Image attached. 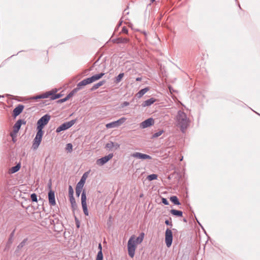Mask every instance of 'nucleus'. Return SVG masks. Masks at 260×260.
Returning <instances> with one entry per match:
<instances>
[{
    "label": "nucleus",
    "mask_w": 260,
    "mask_h": 260,
    "mask_svg": "<svg viewBox=\"0 0 260 260\" xmlns=\"http://www.w3.org/2000/svg\"><path fill=\"white\" fill-rule=\"evenodd\" d=\"M155 1V0H150V2H151V3H153Z\"/></svg>",
    "instance_id": "49"
},
{
    "label": "nucleus",
    "mask_w": 260,
    "mask_h": 260,
    "mask_svg": "<svg viewBox=\"0 0 260 260\" xmlns=\"http://www.w3.org/2000/svg\"><path fill=\"white\" fill-rule=\"evenodd\" d=\"M113 156V154H109L107 156H105L101 158L98 159L96 161V164L99 166H103L107 162H108L110 159H111Z\"/></svg>",
    "instance_id": "10"
},
{
    "label": "nucleus",
    "mask_w": 260,
    "mask_h": 260,
    "mask_svg": "<svg viewBox=\"0 0 260 260\" xmlns=\"http://www.w3.org/2000/svg\"><path fill=\"white\" fill-rule=\"evenodd\" d=\"M73 193H74L73 189L71 186H70L69 188V197L73 196Z\"/></svg>",
    "instance_id": "33"
},
{
    "label": "nucleus",
    "mask_w": 260,
    "mask_h": 260,
    "mask_svg": "<svg viewBox=\"0 0 260 260\" xmlns=\"http://www.w3.org/2000/svg\"><path fill=\"white\" fill-rule=\"evenodd\" d=\"M154 124V120L152 118H148L140 123V127L142 128L148 127Z\"/></svg>",
    "instance_id": "11"
},
{
    "label": "nucleus",
    "mask_w": 260,
    "mask_h": 260,
    "mask_svg": "<svg viewBox=\"0 0 260 260\" xmlns=\"http://www.w3.org/2000/svg\"><path fill=\"white\" fill-rule=\"evenodd\" d=\"M122 31L124 33H125V34H127L128 32V30L125 27H123L122 28Z\"/></svg>",
    "instance_id": "42"
},
{
    "label": "nucleus",
    "mask_w": 260,
    "mask_h": 260,
    "mask_svg": "<svg viewBox=\"0 0 260 260\" xmlns=\"http://www.w3.org/2000/svg\"><path fill=\"white\" fill-rule=\"evenodd\" d=\"M37 131L38 132L35 137V138L34 139V143L32 144V148H34V149H37L38 148L39 146L40 145L41 142L42 137L44 133L43 130L40 129V131Z\"/></svg>",
    "instance_id": "4"
},
{
    "label": "nucleus",
    "mask_w": 260,
    "mask_h": 260,
    "mask_svg": "<svg viewBox=\"0 0 260 260\" xmlns=\"http://www.w3.org/2000/svg\"><path fill=\"white\" fill-rule=\"evenodd\" d=\"M81 204L84 213L85 215H88V211L87 209L86 203V196L85 191H83L81 194Z\"/></svg>",
    "instance_id": "8"
},
{
    "label": "nucleus",
    "mask_w": 260,
    "mask_h": 260,
    "mask_svg": "<svg viewBox=\"0 0 260 260\" xmlns=\"http://www.w3.org/2000/svg\"><path fill=\"white\" fill-rule=\"evenodd\" d=\"M49 188L50 189V190L48 192V200L49 204L51 206H55L56 205L55 193L51 189V183L49 184Z\"/></svg>",
    "instance_id": "9"
},
{
    "label": "nucleus",
    "mask_w": 260,
    "mask_h": 260,
    "mask_svg": "<svg viewBox=\"0 0 260 260\" xmlns=\"http://www.w3.org/2000/svg\"><path fill=\"white\" fill-rule=\"evenodd\" d=\"M114 146V143H113V142H111L110 143H108L106 145V147L107 148H112Z\"/></svg>",
    "instance_id": "36"
},
{
    "label": "nucleus",
    "mask_w": 260,
    "mask_h": 260,
    "mask_svg": "<svg viewBox=\"0 0 260 260\" xmlns=\"http://www.w3.org/2000/svg\"><path fill=\"white\" fill-rule=\"evenodd\" d=\"M149 90L148 88H145L140 90L137 94L138 98H141L145 93H146Z\"/></svg>",
    "instance_id": "19"
},
{
    "label": "nucleus",
    "mask_w": 260,
    "mask_h": 260,
    "mask_svg": "<svg viewBox=\"0 0 260 260\" xmlns=\"http://www.w3.org/2000/svg\"><path fill=\"white\" fill-rule=\"evenodd\" d=\"M82 190V189L76 187V193L77 196L79 197Z\"/></svg>",
    "instance_id": "35"
},
{
    "label": "nucleus",
    "mask_w": 260,
    "mask_h": 260,
    "mask_svg": "<svg viewBox=\"0 0 260 260\" xmlns=\"http://www.w3.org/2000/svg\"><path fill=\"white\" fill-rule=\"evenodd\" d=\"M124 77V73L119 74L116 78L115 82L118 83L120 82Z\"/></svg>",
    "instance_id": "24"
},
{
    "label": "nucleus",
    "mask_w": 260,
    "mask_h": 260,
    "mask_svg": "<svg viewBox=\"0 0 260 260\" xmlns=\"http://www.w3.org/2000/svg\"><path fill=\"white\" fill-rule=\"evenodd\" d=\"M162 131H159L158 133H156L154 134L153 137H157L159 136H160L162 134Z\"/></svg>",
    "instance_id": "37"
},
{
    "label": "nucleus",
    "mask_w": 260,
    "mask_h": 260,
    "mask_svg": "<svg viewBox=\"0 0 260 260\" xmlns=\"http://www.w3.org/2000/svg\"><path fill=\"white\" fill-rule=\"evenodd\" d=\"M50 119V116L46 114L41 117L37 122V130H43L44 126L46 125Z\"/></svg>",
    "instance_id": "3"
},
{
    "label": "nucleus",
    "mask_w": 260,
    "mask_h": 260,
    "mask_svg": "<svg viewBox=\"0 0 260 260\" xmlns=\"http://www.w3.org/2000/svg\"><path fill=\"white\" fill-rule=\"evenodd\" d=\"M143 197V194L140 195V197Z\"/></svg>",
    "instance_id": "50"
},
{
    "label": "nucleus",
    "mask_w": 260,
    "mask_h": 260,
    "mask_svg": "<svg viewBox=\"0 0 260 260\" xmlns=\"http://www.w3.org/2000/svg\"><path fill=\"white\" fill-rule=\"evenodd\" d=\"M144 237V233H142L138 237L132 235L129 239L127 242V250L128 255L131 258H133L137 245L142 242Z\"/></svg>",
    "instance_id": "1"
},
{
    "label": "nucleus",
    "mask_w": 260,
    "mask_h": 260,
    "mask_svg": "<svg viewBox=\"0 0 260 260\" xmlns=\"http://www.w3.org/2000/svg\"><path fill=\"white\" fill-rule=\"evenodd\" d=\"M165 223L167 225L171 224V223L168 220L165 221Z\"/></svg>",
    "instance_id": "46"
},
{
    "label": "nucleus",
    "mask_w": 260,
    "mask_h": 260,
    "mask_svg": "<svg viewBox=\"0 0 260 260\" xmlns=\"http://www.w3.org/2000/svg\"><path fill=\"white\" fill-rule=\"evenodd\" d=\"M171 213L175 216H182L183 213L181 211L172 209L170 211Z\"/></svg>",
    "instance_id": "18"
},
{
    "label": "nucleus",
    "mask_w": 260,
    "mask_h": 260,
    "mask_svg": "<svg viewBox=\"0 0 260 260\" xmlns=\"http://www.w3.org/2000/svg\"><path fill=\"white\" fill-rule=\"evenodd\" d=\"M105 81H102L98 83L97 84H94L92 87L91 88V90H94L96 89H98L99 87L102 86L104 84H105Z\"/></svg>",
    "instance_id": "20"
},
{
    "label": "nucleus",
    "mask_w": 260,
    "mask_h": 260,
    "mask_svg": "<svg viewBox=\"0 0 260 260\" xmlns=\"http://www.w3.org/2000/svg\"><path fill=\"white\" fill-rule=\"evenodd\" d=\"M80 90V88H74L69 94L67 95V99H70L78 91Z\"/></svg>",
    "instance_id": "22"
},
{
    "label": "nucleus",
    "mask_w": 260,
    "mask_h": 260,
    "mask_svg": "<svg viewBox=\"0 0 260 260\" xmlns=\"http://www.w3.org/2000/svg\"><path fill=\"white\" fill-rule=\"evenodd\" d=\"M129 40L127 39L126 38H118L117 40V43H126L128 42Z\"/></svg>",
    "instance_id": "27"
},
{
    "label": "nucleus",
    "mask_w": 260,
    "mask_h": 260,
    "mask_svg": "<svg viewBox=\"0 0 260 260\" xmlns=\"http://www.w3.org/2000/svg\"><path fill=\"white\" fill-rule=\"evenodd\" d=\"M84 185V181L83 180H80L77 184L76 187L78 188L82 189L83 188V187Z\"/></svg>",
    "instance_id": "30"
},
{
    "label": "nucleus",
    "mask_w": 260,
    "mask_h": 260,
    "mask_svg": "<svg viewBox=\"0 0 260 260\" xmlns=\"http://www.w3.org/2000/svg\"><path fill=\"white\" fill-rule=\"evenodd\" d=\"M24 106L23 105H19L16 107L13 110V115L14 117H16L19 115L23 111Z\"/></svg>",
    "instance_id": "13"
},
{
    "label": "nucleus",
    "mask_w": 260,
    "mask_h": 260,
    "mask_svg": "<svg viewBox=\"0 0 260 260\" xmlns=\"http://www.w3.org/2000/svg\"><path fill=\"white\" fill-rule=\"evenodd\" d=\"M106 127L107 128H114V127H118L115 123V121H113V122H112L111 123H107L106 125Z\"/></svg>",
    "instance_id": "25"
},
{
    "label": "nucleus",
    "mask_w": 260,
    "mask_h": 260,
    "mask_svg": "<svg viewBox=\"0 0 260 260\" xmlns=\"http://www.w3.org/2000/svg\"><path fill=\"white\" fill-rule=\"evenodd\" d=\"M104 73H101L100 74L93 75L92 77L89 78L91 83H92L99 80L104 75Z\"/></svg>",
    "instance_id": "15"
},
{
    "label": "nucleus",
    "mask_w": 260,
    "mask_h": 260,
    "mask_svg": "<svg viewBox=\"0 0 260 260\" xmlns=\"http://www.w3.org/2000/svg\"><path fill=\"white\" fill-rule=\"evenodd\" d=\"M86 178H87V175H86V174L85 173L83 176L82 177L81 179L80 180H83L84 181V183H85V180L86 179Z\"/></svg>",
    "instance_id": "40"
},
{
    "label": "nucleus",
    "mask_w": 260,
    "mask_h": 260,
    "mask_svg": "<svg viewBox=\"0 0 260 260\" xmlns=\"http://www.w3.org/2000/svg\"><path fill=\"white\" fill-rule=\"evenodd\" d=\"M126 120V118L125 117H122L118 119V120L115 121V122L117 126L118 127L119 126L123 124L125 121Z\"/></svg>",
    "instance_id": "23"
},
{
    "label": "nucleus",
    "mask_w": 260,
    "mask_h": 260,
    "mask_svg": "<svg viewBox=\"0 0 260 260\" xmlns=\"http://www.w3.org/2000/svg\"><path fill=\"white\" fill-rule=\"evenodd\" d=\"M157 178V175L156 174H151L150 175H148L147 177V179L149 181H152L153 180H155Z\"/></svg>",
    "instance_id": "28"
},
{
    "label": "nucleus",
    "mask_w": 260,
    "mask_h": 260,
    "mask_svg": "<svg viewBox=\"0 0 260 260\" xmlns=\"http://www.w3.org/2000/svg\"><path fill=\"white\" fill-rule=\"evenodd\" d=\"M75 120H72L70 121L65 122L57 127L56 132L57 133H59L61 131L66 130L73 126L75 123Z\"/></svg>",
    "instance_id": "5"
},
{
    "label": "nucleus",
    "mask_w": 260,
    "mask_h": 260,
    "mask_svg": "<svg viewBox=\"0 0 260 260\" xmlns=\"http://www.w3.org/2000/svg\"><path fill=\"white\" fill-rule=\"evenodd\" d=\"M21 166L19 164H17L16 166L12 167L11 169H10L9 171V173L10 174H13L15 172H17L20 169Z\"/></svg>",
    "instance_id": "17"
},
{
    "label": "nucleus",
    "mask_w": 260,
    "mask_h": 260,
    "mask_svg": "<svg viewBox=\"0 0 260 260\" xmlns=\"http://www.w3.org/2000/svg\"><path fill=\"white\" fill-rule=\"evenodd\" d=\"M129 105V103L128 102H123L121 105V107L122 108H123L124 107H126V106H127Z\"/></svg>",
    "instance_id": "38"
},
{
    "label": "nucleus",
    "mask_w": 260,
    "mask_h": 260,
    "mask_svg": "<svg viewBox=\"0 0 260 260\" xmlns=\"http://www.w3.org/2000/svg\"><path fill=\"white\" fill-rule=\"evenodd\" d=\"M114 147H115L117 149V148H119L120 145H119V144L116 143V144H114Z\"/></svg>",
    "instance_id": "45"
},
{
    "label": "nucleus",
    "mask_w": 260,
    "mask_h": 260,
    "mask_svg": "<svg viewBox=\"0 0 260 260\" xmlns=\"http://www.w3.org/2000/svg\"><path fill=\"white\" fill-rule=\"evenodd\" d=\"M70 201L72 205L73 208H75L76 207V203L75 201V199L73 196L70 197Z\"/></svg>",
    "instance_id": "26"
},
{
    "label": "nucleus",
    "mask_w": 260,
    "mask_h": 260,
    "mask_svg": "<svg viewBox=\"0 0 260 260\" xmlns=\"http://www.w3.org/2000/svg\"><path fill=\"white\" fill-rule=\"evenodd\" d=\"M24 245V242H21L18 246V248H21Z\"/></svg>",
    "instance_id": "43"
},
{
    "label": "nucleus",
    "mask_w": 260,
    "mask_h": 260,
    "mask_svg": "<svg viewBox=\"0 0 260 260\" xmlns=\"http://www.w3.org/2000/svg\"><path fill=\"white\" fill-rule=\"evenodd\" d=\"M141 80H142V78H140V77H138V78H136V81H141Z\"/></svg>",
    "instance_id": "48"
},
{
    "label": "nucleus",
    "mask_w": 260,
    "mask_h": 260,
    "mask_svg": "<svg viewBox=\"0 0 260 260\" xmlns=\"http://www.w3.org/2000/svg\"><path fill=\"white\" fill-rule=\"evenodd\" d=\"M69 100V99H67V96H66L65 98H64V99H61V101L62 102H65V101H67V100Z\"/></svg>",
    "instance_id": "44"
},
{
    "label": "nucleus",
    "mask_w": 260,
    "mask_h": 260,
    "mask_svg": "<svg viewBox=\"0 0 260 260\" xmlns=\"http://www.w3.org/2000/svg\"><path fill=\"white\" fill-rule=\"evenodd\" d=\"M173 234L172 232L169 229H167L165 232V242L167 247H169L172 243Z\"/></svg>",
    "instance_id": "7"
},
{
    "label": "nucleus",
    "mask_w": 260,
    "mask_h": 260,
    "mask_svg": "<svg viewBox=\"0 0 260 260\" xmlns=\"http://www.w3.org/2000/svg\"><path fill=\"white\" fill-rule=\"evenodd\" d=\"M22 124V120H18L16 123L14 124L13 126V132L11 133V136L12 138L13 141L14 142L15 140L14 139L17 136V134L19 131L20 127Z\"/></svg>",
    "instance_id": "6"
},
{
    "label": "nucleus",
    "mask_w": 260,
    "mask_h": 260,
    "mask_svg": "<svg viewBox=\"0 0 260 260\" xmlns=\"http://www.w3.org/2000/svg\"><path fill=\"white\" fill-rule=\"evenodd\" d=\"M51 95H53V93L51 92H46L45 94H43L40 98H47L50 97V96H51Z\"/></svg>",
    "instance_id": "29"
},
{
    "label": "nucleus",
    "mask_w": 260,
    "mask_h": 260,
    "mask_svg": "<svg viewBox=\"0 0 260 260\" xmlns=\"http://www.w3.org/2000/svg\"><path fill=\"white\" fill-rule=\"evenodd\" d=\"M91 83L89 78H86L85 79L83 80L81 82H79L77 84L76 88H80L81 89V87L83 86H85L87 84Z\"/></svg>",
    "instance_id": "14"
},
{
    "label": "nucleus",
    "mask_w": 260,
    "mask_h": 260,
    "mask_svg": "<svg viewBox=\"0 0 260 260\" xmlns=\"http://www.w3.org/2000/svg\"><path fill=\"white\" fill-rule=\"evenodd\" d=\"M156 101V100L154 99V98H150V99H148V100L144 101L142 105L144 107L149 106L151 105H152V104H153Z\"/></svg>",
    "instance_id": "16"
},
{
    "label": "nucleus",
    "mask_w": 260,
    "mask_h": 260,
    "mask_svg": "<svg viewBox=\"0 0 260 260\" xmlns=\"http://www.w3.org/2000/svg\"><path fill=\"white\" fill-rule=\"evenodd\" d=\"M175 119L176 125L180 128L182 132H184L190 123L189 119L186 114L182 111H179Z\"/></svg>",
    "instance_id": "2"
},
{
    "label": "nucleus",
    "mask_w": 260,
    "mask_h": 260,
    "mask_svg": "<svg viewBox=\"0 0 260 260\" xmlns=\"http://www.w3.org/2000/svg\"><path fill=\"white\" fill-rule=\"evenodd\" d=\"M30 198H31V200H32V201L37 202L38 200H37V196L36 194H35V193L31 194Z\"/></svg>",
    "instance_id": "32"
},
{
    "label": "nucleus",
    "mask_w": 260,
    "mask_h": 260,
    "mask_svg": "<svg viewBox=\"0 0 260 260\" xmlns=\"http://www.w3.org/2000/svg\"><path fill=\"white\" fill-rule=\"evenodd\" d=\"M60 97V95L58 94H56V95H55L54 96H52L51 97V99H58Z\"/></svg>",
    "instance_id": "41"
},
{
    "label": "nucleus",
    "mask_w": 260,
    "mask_h": 260,
    "mask_svg": "<svg viewBox=\"0 0 260 260\" xmlns=\"http://www.w3.org/2000/svg\"><path fill=\"white\" fill-rule=\"evenodd\" d=\"M132 156L134 157L141 159H151V157L147 154H143L140 152H135L132 154Z\"/></svg>",
    "instance_id": "12"
},
{
    "label": "nucleus",
    "mask_w": 260,
    "mask_h": 260,
    "mask_svg": "<svg viewBox=\"0 0 260 260\" xmlns=\"http://www.w3.org/2000/svg\"><path fill=\"white\" fill-rule=\"evenodd\" d=\"M170 199V201L175 205H179L180 204V203L176 196H172Z\"/></svg>",
    "instance_id": "21"
},
{
    "label": "nucleus",
    "mask_w": 260,
    "mask_h": 260,
    "mask_svg": "<svg viewBox=\"0 0 260 260\" xmlns=\"http://www.w3.org/2000/svg\"><path fill=\"white\" fill-rule=\"evenodd\" d=\"M162 203L163 204H164L165 205H168L169 204V203H168V201H167V200L165 198H162Z\"/></svg>",
    "instance_id": "39"
},
{
    "label": "nucleus",
    "mask_w": 260,
    "mask_h": 260,
    "mask_svg": "<svg viewBox=\"0 0 260 260\" xmlns=\"http://www.w3.org/2000/svg\"><path fill=\"white\" fill-rule=\"evenodd\" d=\"M98 247H99V249H100V251H102V245L101 243H100L99 244Z\"/></svg>",
    "instance_id": "47"
},
{
    "label": "nucleus",
    "mask_w": 260,
    "mask_h": 260,
    "mask_svg": "<svg viewBox=\"0 0 260 260\" xmlns=\"http://www.w3.org/2000/svg\"><path fill=\"white\" fill-rule=\"evenodd\" d=\"M96 260H103V253L102 251H99L98 252Z\"/></svg>",
    "instance_id": "31"
},
{
    "label": "nucleus",
    "mask_w": 260,
    "mask_h": 260,
    "mask_svg": "<svg viewBox=\"0 0 260 260\" xmlns=\"http://www.w3.org/2000/svg\"><path fill=\"white\" fill-rule=\"evenodd\" d=\"M73 146L72 144L69 143L67 145L66 149L71 152L72 150Z\"/></svg>",
    "instance_id": "34"
}]
</instances>
